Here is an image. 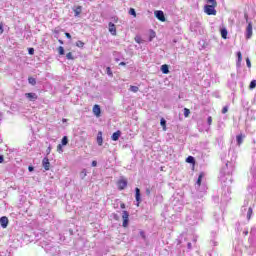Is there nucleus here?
I'll use <instances>...</instances> for the list:
<instances>
[{
    "label": "nucleus",
    "instance_id": "1",
    "mask_svg": "<svg viewBox=\"0 0 256 256\" xmlns=\"http://www.w3.org/2000/svg\"><path fill=\"white\" fill-rule=\"evenodd\" d=\"M206 3H209L204 6V13L206 15H217V0H206Z\"/></svg>",
    "mask_w": 256,
    "mask_h": 256
},
{
    "label": "nucleus",
    "instance_id": "2",
    "mask_svg": "<svg viewBox=\"0 0 256 256\" xmlns=\"http://www.w3.org/2000/svg\"><path fill=\"white\" fill-rule=\"evenodd\" d=\"M122 227L127 228L129 227V212L127 210L122 211Z\"/></svg>",
    "mask_w": 256,
    "mask_h": 256
},
{
    "label": "nucleus",
    "instance_id": "3",
    "mask_svg": "<svg viewBox=\"0 0 256 256\" xmlns=\"http://www.w3.org/2000/svg\"><path fill=\"white\" fill-rule=\"evenodd\" d=\"M251 37H253V24L249 22L246 28V39H251Z\"/></svg>",
    "mask_w": 256,
    "mask_h": 256
},
{
    "label": "nucleus",
    "instance_id": "4",
    "mask_svg": "<svg viewBox=\"0 0 256 256\" xmlns=\"http://www.w3.org/2000/svg\"><path fill=\"white\" fill-rule=\"evenodd\" d=\"M155 17L159 20L162 21V23H165V14L161 10H156L154 12Z\"/></svg>",
    "mask_w": 256,
    "mask_h": 256
},
{
    "label": "nucleus",
    "instance_id": "5",
    "mask_svg": "<svg viewBox=\"0 0 256 256\" xmlns=\"http://www.w3.org/2000/svg\"><path fill=\"white\" fill-rule=\"evenodd\" d=\"M119 191H123L127 187V179L122 178L117 182Z\"/></svg>",
    "mask_w": 256,
    "mask_h": 256
},
{
    "label": "nucleus",
    "instance_id": "6",
    "mask_svg": "<svg viewBox=\"0 0 256 256\" xmlns=\"http://www.w3.org/2000/svg\"><path fill=\"white\" fill-rule=\"evenodd\" d=\"M42 167L45 169V171H49V169H51V162H49V158H43Z\"/></svg>",
    "mask_w": 256,
    "mask_h": 256
},
{
    "label": "nucleus",
    "instance_id": "7",
    "mask_svg": "<svg viewBox=\"0 0 256 256\" xmlns=\"http://www.w3.org/2000/svg\"><path fill=\"white\" fill-rule=\"evenodd\" d=\"M135 199L137 201V207H139V205H141V189L139 188H135Z\"/></svg>",
    "mask_w": 256,
    "mask_h": 256
},
{
    "label": "nucleus",
    "instance_id": "8",
    "mask_svg": "<svg viewBox=\"0 0 256 256\" xmlns=\"http://www.w3.org/2000/svg\"><path fill=\"white\" fill-rule=\"evenodd\" d=\"M92 111L95 117H101V106H99V104H95L92 108Z\"/></svg>",
    "mask_w": 256,
    "mask_h": 256
},
{
    "label": "nucleus",
    "instance_id": "9",
    "mask_svg": "<svg viewBox=\"0 0 256 256\" xmlns=\"http://www.w3.org/2000/svg\"><path fill=\"white\" fill-rule=\"evenodd\" d=\"M0 225L3 229H7V225H9V218L7 216H3L0 218Z\"/></svg>",
    "mask_w": 256,
    "mask_h": 256
},
{
    "label": "nucleus",
    "instance_id": "10",
    "mask_svg": "<svg viewBox=\"0 0 256 256\" xmlns=\"http://www.w3.org/2000/svg\"><path fill=\"white\" fill-rule=\"evenodd\" d=\"M108 27L111 35H117V27L113 24V22H110Z\"/></svg>",
    "mask_w": 256,
    "mask_h": 256
},
{
    "label": "nucleus",
    "instance_id": "11",
    "mask_svg": "<svg viewBox=\"0 0 256 256\" xmlns=\"http://www.w3.org/2000/svg\"><path fill=\"white\" fill-rule=\"evenodd\" d=\"M25 97H27L29 101H37V99H39V96H37L35 93H26Z\"/></svg>",
    "mask_w": 256,
    "mask_h": 256
},
{
    "label": "nucleus",
    "instance_id": "12",
    "mask_svg": "<svg viewBox=\"0 0 256 256\" xmlns=\"http://www.w3.org/2000/svg\"><path fill=\"white\" fill-rule=\"evenodd\" d=\"M120 137H121V130H117L112 134L111 139L112 141H119Z\"/></svg>",
    "mask_w": 256,
    "mask_h": 256
},
{
    "label": "nucleus",
    "instance_id": "13",
    "mask_svg": "<svg viewBox=\"0 0 256 256\" xmlns=\"http://www.w3.org/2000/svg\"><path fill=\"white\" fill-rule=\"evenodd\" d=\"M73 11L75 13V17H79V15H81V13L83 11V7L82 6H76L75 8H73Z\"/></svg>",
    "mask_w": 256,
    "mask_h": 256
},
{
    "label": "nucleus",
    "instance_id": "14",
    "mask_svg": "<svg viewBox=\"0 0 256 256\" xmlns=\"http://www.w3.org/2000/svg\"><path fill=\"white\" fill-rule=\"evenodd\" d=\"M160 71H162L164 75H169V65L163 64L160 68Z\"/></svg>",
    "mask_w": 256,
    "mask_h": 256
},
{
    "label": "nucleus",
    "instance_id": "15",
    "mask_svg": "<svg viewBox=\"0 0 256 256\" xmlns=\"http://www.w3.org/2000/svg\"><path fill=\"white\" fill-rule=\"evenodd\" d=\"M243 139H245V135L239 134L236 136L237 145H243Z\"/></svg>",
    "mask_w": 256,
    "mask_h": 256
},
{
    "label": "nucleus",
    "instance_id": "16",
    "mask_svg": "<svg viewBox=\"0 0 256 256\" xmlns=\"http://www.w3.org/2000/svg\"><path fill=\"white\" fill-rule=\"evenodd\" d=\"M237 57H238V61H237V67H241V61H243V54H241V52H237Z\"/></svg>",
    "mask_w": 256,
    "mask_h": 256
},
{
    "label": "nucleus",
    "instance_id": "17",
    "mask_svg": "<svg viewBox=\"0 0 256 256\" xmlns=\"http://www.w3.org/2000/svg\"><path fill=\"white\" fill-rule=\"evenodd\" d=\"M160 125L163 128V131H167V121L165 120V118H161Z\"/></svg>",
    "mask_w": 256,
    "mask_h": 256
},
{
    "label": "nucleus",
    "instance_id": "18",
    "mask_svg": "<svg viewBox=\"0 0 256 256\" xmlns=\"http://www.w3.org/2000/svg\"><path fill=\"white\" fill-rule=\"evenodd\" d=\"M97 143L100 147H101V145H103V134L101 132H99V134L97 136Z\"/></svg>",
    "mask_w": 256,
    "mask_h": 256
},
{
    "label": "nucleus",
    "instance_id": "19",
    "mask_svg": "<svg viewBox=\"0 0 256 256\" xmlns=\"http://www.w3.org/2000/svg\"><path fill=\"white\" fill-rule=\"evenodd\" d=\"M220 33H221L222 39H227L228 32L226 28L221 29Z\"/></svg>",
    "mask_w": 256,
    "mask_h": 256
},
{
    "label": "nucleus",
    "instance_id": "20",
    "mask_svg": "<svg viewBox=\"0 0 256 256\" xmlns=\"http://www.w3.org/2000/svg\"><path fill=\"white\" fill-rule=\"evenodd\" d=\"M186 163H191L192 165H195V158L193 156H188L186 158Z\"/></svg>",
    "mask_w": 256,
    "mask_h": 256
},
{
    "label": "nucleus",
    "instance_id": "21",
    "mask_svg": "<svg viewBox=\"0 0 256 256\" xmlns=\"http://www.w3.org/2000/svg\"><path fill=\"white\" fill-rule=\"evenodd\" d=\"M28 83H30V85H37V80L33 77H29Z\"/></svg>",
    "mask_w": 256,
    "mask_h": 256
},
{
    "label": "nucleus",
    "instance_id": "22",
    "mask_svg": "<svg viewBox=\"0 0 256 256\" xmlns=\"http://www.w3.org/2000/svg\"><path fill=\"white\" fill-rule=\"evenodd\" d=\"M204 175H205V174H204L203 172H201V173L199 174V176H198L197 185H199V187H200V185H201V181H202Z\"/></svg>",
    "mask_w": 256,
    "mask_h": 256
},
{
    "label": "nucleus",
    "instance_id": "23",
    "mask_svg": "<svg viewBox=\"0 0 256 256\" xmlns=\"http://www.w3.org/2000/svg\"><path fill=\"white\" fill-rule=\"evenodd\" d=\"M76 47H80L81 49H83V47H85V43L81 40H78L76 42Z\"/></svg>",
    "mask_w": 256,
    "mask_h": 256
},
{
    "label": "nucleus",
    "instance_id": "24",
    "mask_svg": "<svg viewBox=\"0 0 256 256\" xmlns=\"http://www.w3.org/2000/svg\"><path fill=\"white\" fill-rule=\"evenodd\" d=\"M58 53H59V55H65V48H63V46H59Z\"/></svg>",
    "mask_w": 256,
    "mask_h": 256
},
{
    "label": "nucleus",
    "instance_id": "25",
    "mask_svg": "<svg viewBox=\"0 0 256 256\" xmlns=\"http://www.w3.org/2000/svg\"><path fill=\"white\" fill-rule=\"evenodd\" d=\"M253 215V208H248V212H247V219H251V216Z\"/></svg>",
    "mask_w": 256,
    "mask_h": 256
},
{
    "label": "nucleus",
    "instance_id": "26",
    "mask_svg": "<svg viewBox=\"0 0 256 256\" xmlns=\"http://www.w3.org/2000/svg\"><path fill=\"white\" fill-rule=\"evenodd\" d=\"M189 115H191V110H189L188 108H184V117H189Z\"/></svg>",
    "mask_w": 256,
    "mask_h": 256
},
{
    "label": "nucleus",
    "instance_id": "27",
    "mask_svg": "<svg viewBox=\"0 0 256 256\" xmlns=\"http://www.w3.org/2000/svg\"><path fill=\"white\" fill-rule=\"evenodd\" d=\"M130 91H132V93H137V91H139V87H137V86H130Z\"/></svg>",
    "mask_w": 256,
    "mask_h": 256
},
{
    "label": "nucleus",
    "instance_id": "28",
    "mask_svg": "<svg viewBox=\"0 0 256 256\" xmlns=\"http://www.w3.org/2000/svg\"><path fill=\"white\" fill-rule=\"evenodd\" d=\"M129 15H133L134 17H137V12H135L134 8H130Z\"/></svg>",
    "mask_w": 256,
    "mask_h": 256
},
{
    "label": "nucleus",
    "instance_id": "29",
    "mask_svg": "<svg viewBox=\"0 0 256 256\" xmlns=\"http://www.w3.org/2000/svg\"><path fill=\"white\" fill-rule=\"evenodd\" d=\"M255 87H256V80H252V81L250 82L249 88H250V89H255Z\"/></svg>",
    "mask_w": 256,
    "mask_h": 256
},
{
    "label": "nucleus",
    "instance_id": "30",
    "mask_svg": "<svg viewBox=\"0 0 256 256\" xmlns=\"http://www.w3.org/2000/svg\"><path fill=\"white\" fill-rule=\"evenodd\" d=\"M67 143H69V139L67 138V136H64L62 138V145H67Z\"/></svg>",
    "mask_w": 256,
    "mask_h": 256
},
{
    "label": "nucleus",
    "instance_id": "31",
    "mask_svg": "<svg viewBox=\"0 0 256 256\" xmlns=\"http://www.w3.org/2000/svg\"><path fill=\"white\" fill-rule=\"evenodd\" d=\"M106 71H107V75H109L110 77H113V72L111 71V67H107Z\"/></svg>",
    "mask_w": 256,
    "mask_h": 256
},
{
    "label": "nucleus",
    "instance_id": "32",
    "mask_svg": "<svg viewBox=\"0 0 256 256\" xmlns=\"http://www.w3.org/2000/svg\"><path fill=\"white\" fill-rule=\"evenodd\" d=\"M66 58L69 59V60H73V59H74V58H73V53L68 52V53L66 54Z\"/></svg>",
    "mask_w": 256,
    "mask_h": 256
},
{
    "label": "nucleus",
    "instance_id": "33",
    "mask_svg": "<svg viewBox=\"0 0 256 256\" xmlns=\"http://www.w3.org/2000/svg\"><path fill=\"white\" fill-rule=\"evenodd\" d=\"M246 65L248 69H251V60L249 58H246Z\"/></svg>",
    "mask_w": 256,
    "mask_h": 256
},
{
    "label": "nucleus",
    "instance_id": "34",
    "mask_svg": "<svg viewBox=\"0 0 256 256\" xmlns=\"http://www.w3.org/2000/svg\"><path fill=\"white\" fill-rule=\"evenodd\" d=\"M28 53H29V55H35V49L29 48Z\"/></svg>",
    "mask_w": 256,
    "mask_h": 256
},
{
    "label": "nucleus",
    "instance_id": "35",
    "mask_svg": "<svg viewBox=\"0 0 256 256\" xmlns=\"http://www.w3.org/2000/svg\"><path fill=\"white\" fill-rule=\"evenodd\" d=\"M244 18L246 20V23H249V14H247V12L244 13Z\"/></svg>",
    "mask_w": 256,
    "mask_h": 256
},
{
    "label": "nucleus",
    "instance_id": "36",
    "mask_svg": "<svg viewBox=\"0 0 256 256\" xmlns=\"http://www.w3.org/2000/svg\"><path fill=\"white\" fill-rule=\"evenodd\" d=\"M227 111H229V108L227 106L223 107L222 113L225 114L227 113Z\"/></svg>",
    "mask_w": 256,
    "mask_h": 256
},
{
    "label": "nucleus",
    "instance_id": "37",
    "mask_svg": "<svg viewBox=\"0 0 256 256\" xmlns=\"http://www.w3.org/2000/svg\"><path fill=\"white\" fill-rule=\"evenodd\" d=\"M207 121H208V125H211L213 123V118L209 116Z\"/></svg>",
    "mask_w": 256,
    "mask_h": 256
},
{
    "label": "nucleus",
    "instance_id": "38",
    "mask_svg": "<svg viewBox=\"0 0 256 256\" xmlns=\"http://www.w3.org/2000/svg\"><path fill=\"white\" fill-rule=\"evenodd\" d=\"M57 151H60V152L63 151V146H62L61 144H59V145L57 146Z\"/></svg>",
    "mask_w": 256,
    "mask_h": 256
},
{
    "label": "nucleus",
    "instance_id": "39",
    "mask_svg": "<svg viewBox=\"0 0 256 256\" xmlns=\"http://www.w3.org/2000/svg\"><path fill=\"white\" fill-rule=\"evenodd\" d=\"M65 37H67V39H71V34L69 32H66Z\"/></svg>",
    "mask_w": 256,
    "mask_h": 256
},
{
    "label": "nucleus",
    "instance_id": "40",
    "mask_svg": "<svg viewBox=\"0 0 256 256\" xmlns=\"http://www.w3.org/2000/svg\"><path fill=\"white\" fill-rule=\"evenodd\" d=\"M136 43H141V37H135Z\"/></svg>",
    "mask_w": 256,
    "mask_h": 256
},
{
    "label": "nucleus",
    "instance_id": "41",
    "mask_svg": "<svg viewBox=\"0 0 256 256\" xmlns=\"http://www.w3.org/2000/svg\"><path fill=\"white\" fill-rule=\"evenodd\" d=\"M92 167H97V161H92Z\"/></svg>",
    "mask_w": 256,
    "mask_h": 256
},
{
    "label": "nucleus",
    "instance_id": "42",
    "mask_svg": "<svg viewBox=\"0 0 256 256\" xmlns=\"http://www.w3.org/2000/svg\"><path fill=\"white\" fill-rule=\"evenodd\" d=\"M3 23L0 24V33H3Z\"/></svg>",
    "mask_w": 256,
    "mask_h": 256
},
{
    "label": "nucleus",
    "instance_id": "43",
    "mask_svg": "<svg viewBox=\"0 0 256 256\" xmlns=\"http://www.w3.org/2000/svg\"><path fill=\"white\" fill-rule=\"evenodd\" d=\"M28 171H30V172H31V171H34L33 166H29V167H28Z\"/></svg>",
    "mask_w": 256,
    "mask_h": 256
},
{
    "label": "nucleus",
    "instance_id": "44",
    "mask_svg": "<svg viewBox=\"0 0 256 256\" xmlns=\"http://www.w3.org/2000/svg\"><path fill=\"white\" fill-rule=\"evenodd\" d=\"M120 207H121V209H125V207H126V206H125V203H121V204H120Z\"/></svg>",
    "mask_w": 256,
    "mask_h": 256
},
{
    "label": "nucleus",
    "instance_id": "45",
    "mask_svg": "<svg viewBox=\"0 0 256 256\" xmlns=\"http://www.w3.org/2000/svg\"><path fill=\"white\" fill-rule=\"evenodd\" d=\"M140 235L143 239H145V232H140Z\"/></svg>",
    "mask_w": 256,
    "mask_h": 256
},
{
    "label": "nucleus",
    "instance_id": "46",
    "mask_svg": "<svg viewBox=\"0 0 256 256\" xmlns=\"http://www.w3.org/2000/svg\"><path fill=\"white\" fill-rule=\"evenodd\" d=\"M151 39H153L155 37V32L152 31V34H151Z\"/></svg>",
    "mask_w": 256,
    "mask_h": 256
},
{
    "label": "nucleus",
    "instance_id": "47",
    "mask_svg": "<svg viewBox=\"0 0 256 256\" xmlns=\"http://www.w3.org/2000/svg\"><path fill=\"white\" fill-rule=\"evenodd\" d=\"M3 161H4L3 156H0V163H3Z\"/></svg>",
    "mask_w": 256,
    "mask_h": 256
},
{
    "label": "nucleus",
    "instance_id": "48",
    "mask_svg": "<svg viewBox=\"0 0 256 256\" xmlns=\"http://www.w3.org/2000/svg\"><path fill=\"white\" fill-rule=\"evenodd\" d=\"M119 65H121V66H125V65H126V63H125V62H120V63H119Z\"/></svg>",
    "mask_w": 256,
    "mask_h": 256
},
{
    "label": "nucleus",
    "instance_id": "49",
    "mask_svg": "<svg viewBox=\"0 0 256 256\" xmlns=\"http://www.w3.org/2000/svg\"><path fill=\"white\" fill-rule=\"evenodd\" d=\"M58 42L60 43V45H63V40H58Z\"/></svg>",
    "mask_w": 256,
    "mask_h": 256
},
{
    "label": "nucleus",
    "instance_id": "50",
    "mask_svg": "<svg viewBox=\"0 0 256 256\" xmlns=\"http://www.w3.org/2000/svg\"><path fill=\"white\" fill-rule=\"evenodd\" d=\"M244 235H249V231L246 230V232H244Z\"/></svg>",
    "mask_w": 256,
    "mask_h": 256
},
{
    "label": "nucleus",
    "instance_id": "51",
    "mask_svg": "<svg viewBox=\"0 0 256 256\" xmlns=\"http://www.w3.org/2000/svg\"><path fill=\"white\" fill-rule=\"evenodd\" d=\"M146 193H147V195H149V194L151 193V191H149V190H146Z\"/></svg>",
    "mask_w": 256,
    "mask_h": 256
},
{
    "label": "nucleus",
    "instance_id": "52",
    "mask_svg": "<svg viewBox=\"0 0 256 256\" xmlns=\"http://www.w3.org/2000/svg\"><path fill=\"white\" fill-rule=\"evenodd\" d=\"M188 247H191V243L188 244Z\"/></svg>",
    "mask_w": 256,
    "mask_h": 256
}]
</instances>
